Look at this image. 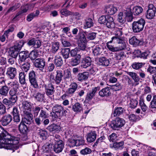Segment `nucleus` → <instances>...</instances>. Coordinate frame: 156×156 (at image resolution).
Returning a JSON list of instances; mask_svg holds the SVG:
<instances>
[{
    "label": "nucleus",
    "instance_id": "ea45409f",
    "mask_svg": "<svg viewBox=\"0 0 156 156\" xmlns=\"http://www.w3.org/2000/svg\"><path fill=\"white\" fill-rule=\"evenodd\" d=\"M114 34L115 36L113 37L112 38V39L113 38H122L121 36L122 34V32L121 30H120L119 28L117 27H114Z\"/></svg>",
    "mask_w": 156,
    "mask_h": 156
},
{
    "label": "nucleus",
    "instance_id": "f8f14e48",
    "mask_svg": "<svg viewBox=\"0 0 156 156\" xmlns=\"http://www.w3.org/2000/svg\"><path fill=\"white\" fill-rule=\"evenodd\" d=\"M34 64L36 68L42 70L45 67V62L44 58H38L35 60Z\"/></svg>",
    "mask_w": 156,
    "mask_h": 156
},
{
    "label": "nucleus",
    "instance_id": "412c9836",
    "mask_svg": "<svg viewBox=\"0 0 156 156\" xmlns=\"http://www.w3.org/2000/svg\"><path fill=\"white\" fill-rule=\"evenodd\" d=\"M46 129L50 132H56L60 131L61 127L55 124H53L48 126Z\"/></svg>",
    "mask_w": 156,
    "mask_h": 156
},
{
    "label": "nucleus",
    "instance_id": "7ed1b4c3",
    "mask_svg": "<svg viewBox=\"0 0 156 156\" xmlns=\"http://www.w3.org/2000/svg\"><path fill=\"white\" fill-rule=\"evenodd\" d=\"M52 112L51 113L53 120H55L58 117L65 116L67 112L63 107L61 105H55L52 108Z\"/></svg>",
    "mask_w": 156,
    "mask_h": 156
},
{
    "label": "nucleus",
    "instance_id": "a19ab883",
    "mask_svg": "<svg viewBox=\"0 0 156 156\" xmlns=\"http://www.w3.org/2000/svg\"><path fill=\"white\" fill-rule=\"evenodd\" d=\"M38 54L37 50H34L32 51L29 54L28 52V56L31 60H35L38 57Z\"/></svg>",
    "mask_w": 156,
    "mask_h": 156
},
{
    "label": "nucleus",
    "instance_id": "ddd939ff",
    "mask_svg": "<svg viewBox=\"0 0 156 156\" xmlns=\"http://www.w3.org/2000/svg\"><path fill=\"white\" fill-rule=\"evenodd\" d=\"M52 83L50 82V83L47 85H44L46 94L48 96L52 95L55 91L54 85H53Z\"/></svg>",
    "mask_w": 156,
    "mask_h": 156
},
{
    "label": "nucleus",
    "instance_id": "13d9d810",
    "mask_svg": "<svg viewBox=\"0 0 156 156\" xmlns=\"http://www.w3.org/2000/svg\"><path fill=\"white\" fill-rule=\"evenodd\" d=\"M91 152L92 151L88 147H86L80 151V153L82 155H85L90 154Z\"/></svg>",
    "mask_w": 156,
    "mask_h": 156
},
{
    "label": "nucleus",
    "instance_id": "37998d69",
    "mask_svg": "<svg viewBox=\"0 0 156 156\" xmlns=\"http://www.w3.org/2000/svg\"><path fill=\"white\" fill-rule=\"evenodd\" d=\"M24 44V43L23 41H18L16 42L14 46L12 48L19 52Z\"/></svg>",
    "mask_w": 156,
    "mask_h": 156
},
{
    "label": "nucleus",
    "instance_id": "680f3d73",
    "mask_svg": "<svg viewBox=\"0 0 156 156\" xmlns=\"http://www.w3.org/2000/svg\"><path fill=\"white\" fill-rule=\"evenodd\" d=\"M6 113V107L1 102H0V115H3Z\"/></svg>",
    "mask_w": 156,
    "mask_h": 156
},
{
    "label": "nucleus",
    "instance_id": "052dcab7",
    "mask_svg": "<svg viewBox=\"0 0 156 156\" xmlns=\"http://www.w3.org/2000/svg\"><path fill=\"white\" fill-rule=\"evenodd\" d=\"M125 56L124 53L123 52L117 53L115 54V58L117 60H120L122 59Z\"/></svg>",
    "mask_w": 156,
    "mask_h": 156
},
{
    "label": "nucleus",
    "instance_id": "c03bdc74",
    "mask_svg": "<svg viewBox=\"0 0 156 156\" xmlns=\"http://www.w3.org/2000/svg\"><path fill=\"white\" fill-rule=\"evenodd\" d=\"M32 104L30 102L27 101H23V106L25 110H27L28 111H30L31 110Z\"/></svg>",
    "mask_w": 156,
    "mask_h": 156
},
{
    "label": "nucleus",
    "instance_id": "7c9ffc66",
    "mask_svg": "<svg viewBox=\"0 0 156 156\" xmlns=\"http://www.w3.org/2000/svg\"><path fill=\"white\" fill-rule=\"evenodd\" d=\"M63 63L62 59L61 57L59 55L55 56L54 59V63L57 67L61 66Z\"/></svg>",
    "mask_w": 156,
    "mask_h": 156
},
{
    "label": "nucleus",
    "instance_id": "49530a36",
    "mask_svg": "<svg viewBox=\"0 0 156 156\" xmlns=\"http://www.w3.org/2000/svg\"><path fill=\"white\" fill-rule=\"evenodd\" d=\"M85 33L87 38L89 40H93L96 37V34L95 33L85 31Z\"/></svg>",
    "mask_w": 156,
    "mask_h": 156
},
{
    "label": "nucleus",
    "instance_id": "aec40b11",
    "mask_svg": "<svg viewBox=\"0 0 156 156\" xmlns=\"http://www.w3.org/2000/svg\"><path fill=\"white\" fill-rule=\"evenodd\" d=\"M29 127L24 122H21L19 126V130L20 132L23 134H26L29 132Z\"/></svg>",
    "mask_w": 156,
    "mask_h": 156
},
{
    "label": "nucleus",
    "instance_id": "4468645a",
    "mask_svg": "<svg viewBox=\"0 0 156 156\" xmlns=\"http://www.w3.org/2000/svg\"><path fill=\"white\" fill-rule=\"evenodd\" d=\"M100 90L99 87H95L93 88L91 90L87 93L86 99L88 101H90L95 97L96 92Z\"/></svg>",
    "mask_w": 156,
    "mask_h": 156
},
{
    "label": "nucleus",
    "instance_id": "3c124183",
    "mask_svg": "<svg viewBox=\"0 0 156 156\" xmlns=\"http://www.w3.org/2000/svg\"><path fill=\"white\" fill-rule=\"evenodd\" d=\"M156 11L147 10V11L146 17L147 19H151L155 16Z\"/></svg>",
    "mask_w": 156,
    "mask_h": 156
},
{
    "label": "nucleus",
    "instance_id": "5fc2aeb1",
    "mask_svg": "<svg viewBox=\"0 0 156 156\" xmlns=\"http://www.w3.org/2000/svg\"><path fill=\"white\" fill-rule=\"evenodd\" d=\"M145 64L144 63L134 62L132 64V66L133 69H138L141 68Z\"/></svg>",
    "mask_w": 156,
    "mask_h": 156
},
{
    "label": "nucleus",
    "instance_id": "1a4fd4ad",
    "mask_svg": "<svg viewBox=\"0 0 156 156\" xmlns=\"http://www.w3.org/2000/svg\"><path fill=\"white\" fill-rule=\"evenodd\" d=\"M63 76L62 71L57 70L56 75L55 78L53 74H50L49 76L50 82L52 83L55 82L56 84L58 85L60 84L62 81Z\"/></svg>",
    "mask_w": 156,
    "mask_h": 156
},
{
    "label": "nucleus",
    "instance_id": "2eb2a0df",
    "mask_svg": "<svg viewBox=\"0 0 156 156\" xmlns=\"http://www.w3.org/2000/svg\"><path fill=\"white\" fill-rule=\"evenodd\" d=\"M64 144L62 141H59L55 143L54 146V151L56 153H59L62 151L63 149Z\"/></svg>",
    "mask_w": 156,
    "mask_h": 156
},
{
    "label": "nucleus",
    "instance_id": "0e129e2a",
    "mask_svg": "<svg viewBox=\"0 0 156 156\" xmlns=\"http://www.w3.org/2000/svg\"><path fill=\"white\" fill-rule=\"evenodd\" d=\"M139 104L142 110L144 112H145L147 109V107L144 104V100H140Z\"/></svg>",
    "mask_w": 156,
    "mask_h": 156
},
{
    "label": "nucleus",
    "instance_id": "e433bc0d",
    "mask_svg": "<svg viewBox=\"0 0 156 156\" xmlns=\"http://www.w3.org/2000/svg\"><path fill=\"white\" fill-rule=\"evenodd\" d=\"M59 48V42H54L51 47V48L50 50V52L53 54H55Z\"/></svg>",
    "mask_w": 156,
    "mask_h": 156
},
{
    "label": "nucleus",
    "instance_id": "a878e982",
    "mask_svg": "<svg viewBox=\"0 0 156 156\" xmlns=\"http://www.w3.org/2000/svg\"><path fill=\"white\" fill-rule=\"evenodd\" d=\"M88 76V73L87 72H84L83 73H79L77 76V77L79 81H82L87 80Z\"/></svg>",
    "mask_w": 156,
    "mask_h": 156
},
{
    "label": "nucleus",
    "instance_id": "f257e3e1",
    "mask_svg": "<svg viewBox=\"0 0 156 156\" xmlns=\"http://www.w3.org/2000/svg\"><path fill=\"white\" fill-rule=\"evenodd\" d=\"M2 140L6 144H10L13 148V152L18 148L16 145L19 142V139L16 137L11 136L0 125V141Z\"/></svg>",
    "mask_w": 156,
    "mask_h": 156
},
{
    "label": "nucleus",
    "instance_id": "c85d7f7f",
    "mask_svg": "<svg viewBox=\"0 0 156 156\" xmlns=\"http://www.w3.org/2000/svg\"><path fill=\"white\" fill-rule=\"evenodd\" d=\"M9 89V88L6 85L2 86L0 88V95L4 96H7Z\"/></svg>",
    "mask_w": 156,
    "mask_h": 156
},
{
    "label": "nucleus",
    "instance_id": "2f4dec72",
    "mask_svg": "<svg viewBox=\"0 0 156 156\" xmlns=\"http://www.w3.org/2000/svg\"><path fill=\"white\" fill-rule=\"evenodd\" d=\"M38 135L43 140H45L48 137V133L46 130L40 129L38 131Z\"/></svg>",
    "mask_w": 156,
    "mask_h": 156
},
{
    "label": "nucleus",
    "instance_id": "5701e85b",
    "mask_svg": "<svg viewBox=\"0 0 156 156\" xmlns=\"http://www.w3.org/2000/svg\"><path fill=\"white\" fill-rule=\"evenodd\" d=\"M129 41L130 44L135 46L141 45L143 43V42L142 40L138 39L135 36L132 37L130 39Z\"/></svg>",
    "mask_w": 156,
    "mask_h": 156
},
{
    "label": "nucleus",
    "instance_id": "6e6d98bb",
    "mask_svg": "<svg viewBox=\"0 0 156 156\" xmlns=\"http://www.w3.org/2000/svg\"><path fill=\"white\" fill-rule=\"evenodd\" d=\"M48 114L44 109H42L39 114V116L43 119L47 118L48 116Z\"/></svg>",
    "mask_w": 156,
    "mask_h": 156
},
{
    "label": "nucleus",
    "instance_id": "c756f323",
    "mask_svg": "<svg viewBox=\"0 0 156 156\" xmlns=\"http://www.w3.org/2000/svg\"><path fill=\"white\" fill-rule=\"evenodd\" d=\"M30 60H27V61L24 62L22 64H20L21 65V69L22 70L27 72L29 69L30 67Z\"/></svg>",
    "mask_w": 156,
    "mask_h": 156
},
{
    "label": "nucleus",
    "instance_id": "338daca9",
    "mask_svg": "<svg viewBox=\"0 0 156 156\" xmlns=\"http://www.w3.org/2000/svg\"><path fill=\"white\" fill-rule=\"evenodd\" d=\"M36 117L34 119L35 123L37 126H39L43 122L44 119L39 116Z\"/></svg>",
    "mask_w": 156,
    "mask_h": 156
},
{
    "label": "nucleus",
    "instance_id": "a18cd8bd",
    "mask_svg": "<svg viewBox=\"0 0 156 156\" xmlns=\"http://www.w3.org/2000/svg\"><path fill=\"white\" fill-rule=\"evenodd\" d=\"M124 142L123 141L119 143L115 142L112 144H110V147L111 148H114L115 149L122 148L123 147Z\"/></svg>",
    "mask_w": 156,
    "mask_h": 156
},
{
    "label": "nucleus",
    "instance_id": "6e6552de",
    "mask_svg": "<svg viewBox=\"0 0 156 156\" xmlns=\"http://www.w3.org/2000/svg\"><path fill=\"white\" fill-rule=\"evenodd\" d=\"M125 124V120L123 119L118 118L112 121L110 126L112 129L118 130L123 126Z\"/></svg>",
    "mask_w": 156,
    "mask_h": 156
},
{
    "label": "nucleus",
    "instance_id": "4d7b16f0",
    "mask_svg": "<svg viewBox=\"0 0 156 156\" xmlns=\"http://www.w3.org/2000/svg\"><path fill=\"white\" fill-rule=\"evenodd\" d=\"M20 6V3H16L13 6L10 8L6 12L8 13L11 12H13L19 8Z\"/></svg>",
    "mask_w": 156,
    "mask_h": 156
},
{
    "label": "nucleus",
    "instance_id": "603ef678",
    "mask_svg": "<svg viewBox=\"0 0 156 156\" xmlns=\"http://www.w3.org/2000/svg\"><path fill=\"white\" fill-rule=\"evenodd\" d=\"M126 14L122 12H120L118 15V21L122 23H123L125 21Z\"/></svg>",
    "mask_w": 156,
    "mask_h": 156
},
{
    "label": "nucleus",
    "instance_id": "0eeeda50",
    "mask_svg": "<svg viewBox=\"0 0 156 156\" xmlns=\"http://www.w3.org/2000/svg\"><path fill=\"white\" fill-rule=\"evenodd\" d=\"M29 80L31 85L35 89H39L40 88L37 80V75L35 72L32 70L29 73Z\"/></svg>",
    "mask_w": 156,
    "mask_h": 156
},
{
    "label": "nucleus",
    "instance_id": "a211bd4d",
    "mask_svg": "<svg viewBox=\"0 0 156 156\" xmlns=\"http://www.w3.org/2000/svg\"><path fill=\"white\" fill-rule=\"evenodd\" d=\"M16 69L15 68L9 67L7 70L6 74L11 79H13L16 74Z\"/></svg>",
    "mask_w": 156,
    "mask_h": 156
},
{
    "label": "nucleus",
    "instance_id": "de8ad7c7",
    "mask_svg": "<svg viewBox=\"0 0 156 156\" xmlns=\"http://www.w3.org/2000/svg\"><path fill=\"white\" fill-rule=\"evenodd\" d=\"M126 14L125 20H126L127 22H131L133 19L132 14L133 13L131 11H128L127 12H125Z\"/></svg>",
    "mask_w": 156,
    "mask_h": 156
},
{
    "label": "nucleus",
    "instance_id": "dca6fc26",
    "mask_svg": "<svg viewBox=\"0 0 156 156\" xmlns=\"http://www.w3.org/2000/svg\"><path fill=\"white\" fill-rule=\"evenodd\" d=\"M92 62L91 59L90 57H86L82 60L80 66L86 68L91 65Z\"/></svg>",
    "mask_w": 156,
    "mask_h": 156
},
{
    "label": "nucleus",
    "instance_id": "cd10ccee",
    "mask_svg": "<svg viewBox=\"0 0 156 156\" xmlns=\"http://www.w3.org/2000/svg\"><path fill=\"white\" fill-rule=\"evenodd\" d=\"M33 117V115L31 114L28 113L27 114L22 122L24 123H26L27 125H29L31 123Z\"/></svg>",
    "mask_w": 156,
    "mask_h": 156
},
{
    "label": "nucleus",
    "instance_id": "774afa93",
    "mask_svg": "<svg viewBox=\"0 0 156 156\" xmlns=\"http://www.w3.org/2000/svg\"><path fill=\"white\" fill-rule=\"evenodd\" d=\"M60 12L62 15L65 16H67L71 15V12L65 9H61L60 11Z\"/></svg>",
    "mask_w": 156,
    "mask_h": 156
},
{
    "label": "nucleus",
    "instance_id": "4be33fe9",
    "mask_svg": "<svg viewBox=\"0 0 156 156\" xmlns=\"http://www.w3.org/2000/svg\"><path fill=\"white\" fill-rule=\"evenodd\" d=\"M96 138V134L94 131H91L87 135V140L88 142L91 143L94 141Z\"/></svg>",
    "mask_w": 156,
    "mask_h": 156
},
{
    "label": "nucleus",
    "instance_id": "bb28decb",
    "mask_svg": "<svg viewBox=\"0 0 156 156\" xmlns=\"http://www.w3.org/2000/svg\"><path fill=\"white\" fill-rule=\"evenodd\" d=\"M72 109L75 112H80L83 110L82 105L80 103L76 102L73 105Z\"/></svg>",
    "mask_w": 156,
    "mask_h": 156
},
{
    "label": "nucleus",
    "instance_id": "9b49d317",
    "mask_svg": "<svg viewBox=\"0 0 156 156\" xmlns=\"http://www.w3.org/2000/svg\"><path fill=\"white\" fill-rule=\"evenodd\" d=\"M12 116L9 114L3 115L0 120L1 124L3 126H6L11 122L12 120Z\"/></svg>",
    "mask_w": 156,
    "mask_h": 156
},
{
    "label": "nucleus",
    "instance_id": "bf43d9fd",
    "mask_svg": "<svg viewBox=\"0 0 156 156\" xmlns=\"http://www.w3.org/2000/svg\"><path fill=\"white\" fill-rule=\"evenodd\" d=\"M64 79H69L72 78V76L70 71L67 69L64 71Z\"/></svg>",
    "mask_w": 156,
    "mask_h": 156
},
{
    "label": "nucleus",
    "instance_id": "f704fd0d",
    "mask_svg": "<svg viewBox=\"0 0 156 156\" xmlns=\"http://www.w3.org/2000/svg\"><path fill=\"white\" fill-rule=\"evenodd\" d=\"M36 100L38 102H41L44 99V94L38 92L33 95Z\"/></svg>",
    "mask_w": 156,
    "mask_h": 156
},
{
    "label": "nucleus",
    "instance_id": "8fccbe9b",
    "mask_svg": "<svg viewBox=\"0 0 156 156\" xmlns=\"http://www.w3.org/2000/svg\"><path fill=\"white\" fill-rule=\"evenodd\" d=\"M19 81L21 84H24L26 83L25 75L24 72H21L19 74Z\"/></svg>",
    "mask_w": 156,
    "mask_h": 156
},
{
    "label": "nucleus",
    "instance_id": "39448f33",
    "mask_svg": "<svg viewBox=\"0 0 156 156\" xmlns=\"http://www.w3.org/2000/svg\"><path fill=\"white\" fill-rule=\"evenodd\" d=\"M145 22V20L141 18L137 21H134L132 24V29L135 33H138L144 29Z\"/></svg>",
    "mask_w": 156,
    "mask_h": 156
},
{
    "label": "nucleus",
    "instance_id": "4c0bfd02",
    "mask_svg": "<svg viewBox=\"0 0 156 156\" xmlns=\"http://www.w3.org/2000/svg\"><path fill=\"white\" fill-rule=\"evenodd\" d=\"M40 13L38 10H36L35 12H33L28 14L27 17V20L29 22L31 21L36 16H37Z\"/></svg>",
    "mask_w": 156,
    "mask_h": 156
},
{
    "label": "nucleus",
    "instance_id": "58836bf2",
    "mask_svg": "<svg viewBox=\"0 0 156 156\" xmlns=\"http://www.w3.org/2000/svg\"><path fill=\"white\" fill-rule=\"evenodd\" d=\"M126 72L128 75H129L131 77L135 82H137L140 80L139 77L135 73L128 71H127Z\"/></svg>",
    "mask_w": 156,
    "mask_h": 156
},
{
    "label": "nucleus",
    "instance_id": "473e14b6",
    "mask_svg": "<svg viewBox=\"0 0 156 156\" xmlns=\"http://www.w3.org/2000/svg\"><path fill=\"white\" fill-rule=\"evenodd\" d=\"M94 22L92 19L90 18H87L85 20L84 28L85 29L90 28L94 26Z\"/></svg>",
    "mask_w": 156,
    "mask_h": 156
},
{
    "label": "nucleus",
    "instance_id": "09e8293b",
    "mask_svg": "<svg viewBox=\"0 0 156 156\" xmlns=\"http://www.w3.org/2000/svg\"><path fill=\"white\" fill-rule=\"evenodd\" d=\"M103 49L101 46H96L93 50L94 55H100L102 52Z\"/></svg>",
    "mask_w": 156,
    "mask_h": 156
},
{
    "label": "nucleus",
    "instance_id": "20e7f679",
    "mask_svg": "<svg viewBox=\"0 0 156 156\" xmlns=\"http://www.w3.org/2000/svg\"><path fill=\"white\" fill-rule=\"evenodd\" d=\"M98 22L106 25L109 28L113 29L115 26L113 18L110 16H102L98 20Z\"/></svg>",
    "mask_w": 156,
    "mask_h": 156
},
{
    "label": "nucleus",
    "instance_id": "393cba45",
    "mask_svg": "<svg viewBox=\"0 0 156 156\" xmlns=\"http://www.w3.org/2000/svg\"><path fill=\"white\" fill-rule=\"evenodd\" d=\"M98 62L100 65L104 66H108L110 64V61L109 59L105 57L99 58Z\"/></svg>",
    "mask_w": 156,
    "mask_h": 156
},
{
    "label": "nucleus",
    "instance_id": "6ab92c4d",
    "mask_svg": "<svg viewBox=\"0 0 156 156\" xmlns=\"http://www.w3.org/2000/svg\"><path fill=\"white\" fill-rule=\"evenodd\" d=\"M110 90V87H105L102 89L99 92V95L100 96L102 97L109 96L111 94Z\"/></svg>",
    "mask_w": 156,
    "mask_h": 156
},
{
    "label": "nucleus",
    "instance_id": "79ce46f5",
    "mask_svg": "<svg viewBox=\"0 0 156 156\" xmlns=\"http://www.w3.org/2000/svg\"><path fill=\"white\" fill-rule=\"evenodd\" d=\"M143 11V8L141 6H136L133 8L132 13L135 15H137L140 14Z\"/></svg>",
    "mask_w": 156,
    "mask_h": 156
},
{
    "label": "nucleus",
    "instance_id": "72a5a7b5",
    "mask_svg": "<svg viewBox=\"0 0 156 156\" xmlns=\"http://www.w3.org/2000/svg\"><path fill=\"white\" fill-rule=\"evenodd\" d=\"M70 49L69 48H62L61 51V54L65 59L68 58L69 57Z\"/></svg>",
    "mask_w": 156,
    "mask_h": 156
},
{
    "label": "nucleus",
    "instance_id": "9d476101",
    "mask_svg": "<svg viewBox=\"0 0 156 156\" xmlns=\"http://www.w3.org/2000/svg\"><path fill=\"white\" fill-rule=\"evenodd\" d=\"M30 60L28 57V51H23L19 53L18 61L19 64H22L27 60Z\"/></svg>",
    "mask_w": 156,
    "mask_h": 156
},
{
    "label": "nucleus",
    "instance_id": "f3484780",
    "mask_svg": "<svg viewBox=\"0 0 156 156\" xmlns=\"http://www.w3.org/2000/svg\"><path fill=\"white\" fill-rule=\"evenodd\" d=\"M105 11L108 14L112 15L117 12V9L113 5H110L105 6Z\"/></svg>",
    "mask_w": 156,
    "mask_h": 156
},
{
    "label": "nucleus",
    "instance_id": "e2e57ef3",
    "mask_svg": "<svg viewBox=\"0 0 156 156\" xmlns=\"http://www.w3.org/2000/svg\"><path fill=\"white\" fill-rule=\"evenodd\" d=\"M41 110V108L40 107H35L33 108V112L34 117H37L39 112H40Z\"/></svg>",
    "mask_w": 156,
    "mask_h": 156
},
{
    "label": "nucleus",
    "instance_id": "864d4df0",
    "mask_svg": "<svg viewBox=\"0 0 156 156\" xmlns=\"http://www.w3.org/2000/svg\"><path fill=\"white\" fill-rule=\"evenodd\" d=\"M19 51L14 49L11 48L10 49L9 52V54L10 56L14 58H16L18 54L19 55Z\"/></svg>",
    "mask_w": 156,
    "mask_h": 156
},
{
    "label": "nucleus",
    "instance_id": "423d86ee",
    "mask_svg": "<svg viewBox=\"0 0 156 156\" xmlns=\"http://www.w3.org/2000/svg\"><path fill=\"white\" fill-rule=\"evenodd\" d=\"M78 46L79 48L82 51H86V37L85 31H80L78 34Z\"/></svg>",
    "mask_w": 156,
    "mask_h": 156
},
{
    "label": "nucleus",
    "instance_id": "f03ea898",
    "mask_svg": "<svg viewBox=\"0 0 156 156\" xmlns=\"http://www.w3.org/2000/svg\"><path fill=\"white\" fill-rule=\"evenodd\" d=\"M108 49L112 51H117L124 49L126 47V44L122 38H113L107 43Z\"/></svg>",
    "mask_w": 156,
    "mask_h": 156
},
{
    "label": "nucleus",
    "instance_id": "b1692460",
    "mask_svg": "<svg viewBox=\"0 0 156 156\" xmlns=\"http://www.w3.org/2000/svg\"><path fill=\"white\" fill-rule=\"evenodd\" d=\"M81 56L78 54L76 57L72 58L70 62V64L73 66H75L79 64L80 62Z\"/></svg>",
    "mask_w": 156,
    "mask_h": 156
},
{
    "label": "nucleus",
    "instance_id": "69168bd1",
    "mask_svg": "<svg viewBox=\"0 0 156 156\" xmlns=\"http://www.w3.org/2000/svg\"><path fill=\"white\" fill-rule=\"evenodd\" d=\"M2 102L4 104L7 105L9 108L13 105L9 98V99L6 98H4Z\"/></svg>",
    "mask_w": 156,
    "mask_h": 156
},
{
    "label": "nucleus",
    "instance_id": "c9c22d12",
    "mask_svg": "<svg viewBox=\"0 0 156 156\" xmlns=\"http://www.w3.org/2000/svg\"><path fill=\"white\" fill-rule=\"evenodd\" d=\"M124 111L123 108L122 107L115 108L113 113L114 116L117 117L122 114L123 113Z\"/></svg>",
    "mask_w": 156,
    "mask_h": 156
}]
</instances>
